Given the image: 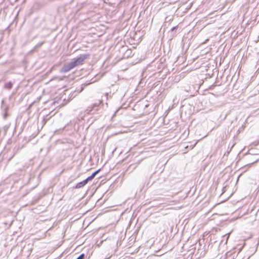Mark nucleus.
<instances>
[{"label": "nucleus", "instance_id": "nucleus-1", "mask_svg": "<svg viewBox=\"0 0 259 259\" xmlns=\"http://www.w3.org/2000/svg\"><path fill=\"white\" fill-rule=\"evenodd\" d=\"M89 55L88 54H85L83 55H81L77 58H75L72 59V60L69 62L72 66V68H74L76 66L81 64L84 60L87 59Z\"/></svg>", "mask_w": 259, "mask_h": 259}, {"label": "nucleus", "instance_id": "nucleus-2", "mask_svg": "<svg viewBox=\"0 0 259 259\" xmlns=\"http://www.w3.org/2000/svg\"><path fill=\"white\" fill-rule=\"evenodd\" d=\"M100 170V169H98L95 171L94 173L92 174V175L89 177L88 178H87L85 180H83L82 182H80L79 183H78L76 186L75 188L76 189H79L80 188H82L84 186H85L87 183L92 180H93L94 177L96 176V175L99 172V171Z\"/></svg>", "mask_w": 259, "mask_h": 259}, {"label": "nucleus", "instance_id": "nucleus-3", "mask_svg": "<svg viewBox=\"0 0 259 259\" xmlns=\"http://www.w3.org/2000/svg\"><path fill=\"white\" fill-rule=\"evenodd\" d=\"M72 69H73V68H72V66L71 65L70 63H68V64L65 65L63 67V68L60 70V72H61V73L67 72Z\"/></svg>", "mask_w": 259, "mask_h": 259}, {"label": "nucleus", "instance_id": "nucleus-4", "mask_svg": "<svg viewBox=\"0 0 259 259\" xmlns=\"http://www.w3.org/2000/svg\"><path fill=\"white\" fill-rule=\"evenodd\" d=\"M13 84L11 82H9L5 84V88L10 90L12 88Z\"/></svg>", "mask_w": 259, "mask_h": 259}, {"label": "nucleus", "instance_id": "nucleus-5", "mask_svg": "<svg viewBox=\"0 0 259 259\" xmlns=\"http://www.w3.org/2000/svg\"><path fill=\"white\" fill-rule=\"evenodd\" d=\"M84 254L83 253H82L76 259H84Z\"/></svg>", "mask_w": 259, "mask_h": 259}, {"label": "nucleus", "instance_id": "nucleus-6", "mask_svg": "<svg viewBox=\"0 0 259 259\" xmlns=\"http://www.w3.org/2000/svg\"><path fill=\"white\" fill-rule=\"evenodd\" d=\"M102 103V101L101 100V101H100V102H99V104H97V103L94 104L93 105V107H95V106H98V105H99V104H101V103Z\"/></svg>", "mask_w": 259, "mask_h": 259}, {"label": "nucleus", "instance_id": "nucleus-7", "mask_svg": "<svg viewBox=\"0 0 259 259\" xmlns=\"http://www.w3.org/2000/svg\"><path fill=\"white\" fill-rule=\"evenodd\" d=\"M177 26L176 27H172L171 29V31H174V30L176 29H177Z\"/></svg>", "mask_w": 259, "mask_h": 259}, {"label": "nucleus", "instance_id": "nucleus-8", "mask_svg": "<svg viewBox=\"0 0 259 259\" xmlns=\"http://www.w3.org/2000/svg\"><path fill=\"white\" fill-rule=\"evenodd\" d=\"M42 44H43V42H41V43L39 44V45H42Z\"/></svg>", "mask_w": 259, "mask_h": 259}]
</instances>
